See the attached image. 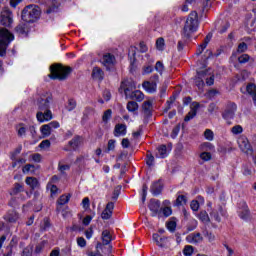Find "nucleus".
Segmentation results:
<instances>
[{"label":"nucleus","mask_w":256,"mask_h":256,"mask_svg":"<svg viewBox=\"0 0 256 256\" xmlns=\"http://www.w3.org/2000/svg\"><path fill=\"white\" fill-rule=\"evenodd\" d=\"M16 131H17L18 137H25L27 133V126H25V124L23 123H20L16 125Z\"/></svg>","instance_id":"30"},{"label":"nucleus","mask_w":256,"mask_h":256,"mask_svg":"<svg viewBox=\"0 0 256 256\" xmlns=\"http://www.w3.org/2000/svg\"><path fill=\"white\" fill-rule=\"evenodd\" d=\"M167 229L171 231V233H173V231H175V229H177V223L174 221H170L167 223Z\"/></svg>","instance_id":"54"},{"label":"nucleus","mask_w":256,"mask_h":256,"mask_svg":"<svg viewBox=\"0 0 256 256\" xmlns=\"http://www.w3.org/2000/svg\"><path fill=\"white\" fill-rule=\"evenodd\" d=\"M103 70L99 67H94L92 71L93 79H97L98 81H103Z\"/></svg>","instance_id":"26"},{"label":"nucleus","mask_w":256,"mask_h":256,"mask_svg":"<svg viewBox=\"0 0 256 256\" xmlns=\"http://www.w3.org/2000/svg\"><path fill=\"white\" fill-rule=\"evenodd\" d=\"M162 191H163V183L160 180L152 183L150 187V192L152 193V195H154V197H157V195H161Z\"/></svg>","instance_id":"19"},{"label":"nucleus","mask_w":256,"mask_h":256,"mask_svg":"<svg viewBox=\"0 0 256 256\" xmlns=\"http://www.w3.org/2000/svg\"><path fill=\"white\" fill-rule=\"evenodd\" d=\"M142 112L144 115L145 123H147V119L153 115V102L151 100L143 102Z\"/></svg>","instance_id":"12"},{"label":"nucleus","mask_w":256,"mask_h":256,"mask_svg":"<svg viewBox=\"0 0 256 256\" xmlns=\"http://www.w3.org/2000/svg\"><path fill=\"white\" fill-rule=\"evenodd\" d=\"M199 29V15L196 11H192L185 22L183 33L185 37H191V34L197 32Z\"/></svg>","instance_id":"3"},{"label":"nucleus","mask_w":256,"mask_h":256,"mask_svg":"<svg viewBox=\"0 0 256 256\" xmlns=\"http://www.w3.org/2000/svg\"><path fill=\"white\" fill-rule=\"evenodd\" d=\"M77 245L79 247H86L87 246V241L83 237H78L77 238Z\"/></svg>","instance_id":"58"},{"label":"nucleus","mask_w":256,"mask_h":256,"mask_svg":"<svg viewBox=\"0 0 256 256\" xmlns=\"http://www.w3.org/2000/svg\"><path fill=\"white\" fill-rule=\"evenodd\" d=\"M200 159H202V161H211V153H209V152H202L200 154Z\"/></svg>","instance_id":"53"},{"label":"nucleus","mask_w":256,"mask_h":256,"mask_svg":"<svg viewBox=\"0 0 256 256\" xmlns=\"http://www.w3.org/2000/svg\"><path fill=\"white\" fill-rule=\"evenodd\" d=\"M204 137L205 139H207V141H213L214 139V134L213 132L211 131V129H206L205 132H204Z\"/></svg>","instance_id":"46"},{"label":"nucleus","mask_w":256,"mask_h":256,"mask_svg":"<svg viewBox=\"0 0 256 256\" xmlns=\"http://www.w3.org/2000/svg\"><path fill=\"white\" fill-rule=\"evenodd\" d=\"M186 241L192 245H199L203 243V236L199 232H194L186 236Z\"/></svg>","instance_id":"15"},{"label":"nucleus","mask_w":256,"mask_h":256,"mask_svg":"<svg viewBox=\"0 0 256 256\" xmlns=\"http://www.w3.org/2000/svg\"><path fill=\"white\" fill-rule=\"evenodd\" d=\"M113 209H115V204L113 202H108L105 209L101 213V218L104 220L111 219L113 216Z\"/></svg>","instance_id":"18"},{"label":"nucleus","mask_w":256,"mask_h":256,"mask_svg":"<svg viewBox=\"0 0 256 256\" xmlns=\"http://www.w3.org/2000/svg\"><path fill=\"white\" fill-rule=\"evenodd\" d=\"M249 59H251V57L248 54H242L238 58V61H239V63H249Z\"/></svg>","instance_id":"51"},{"label":"nucleus","mask_w":256,"mask_h":256,"mask_svg":"<svg viewBox=\"0 0 256 256\" xmlns=\"http://www.w3.org/2000/svg\"><path fill=\"white\" fill-rule=\"evenodd\" d=\"M173 210H171V207H164L161 210V217L164 215V217H170L172 215Z\"/></svg>","instance_id":"44"},{"label":"nucleus","mask_w":256,"mask_h":256,"mask_svg":"<svg viewBox=\"0 0 256 256\" xmlns=\"http://www.w3.org/2000/svg\"><path fill=\"white\" fill-rule=\"evenodd\" d=\"M58 169L61 173H65V171H69L71 169V166L69 164H61L59 163Z\"/></svg>","instance_id":"50"},{"label":"nucleus","mask_w":256,"mask_h":256,"mask_svg":"<svg viewBox=\"0 0 256 256\" xmlns=\"http://www.w3.org/2000/svg\"><path fill=\"white\" fill-rule=\"evenodd\" d=\"M88 161H89V158H87V157H85V156H79V157L76 159L75 163H76V165H78V167H79L80 169H84V167H87Z\"/></svg>","instance_id":"29"},{"label":"nucleus","mask_w":256,"mask_h":256,"mask_svg":"<svg viewBox=\"0 0 256 256\" xmlns=\"http://www.w3.org/2000/svg\"><path fill=\"white\" fill-rule=\"evenodd\" d=\"M41 15V9L39 6L35 5H29L26 6L22 11V19L26 23H33L34 21H37Z\"/></svg>","instance_id":"5"},{"label":"nucleus","mask_w":256,"mask_h":256,"mask_svg":"<svg viewBox=\"0 0 256 256\" xmlns=\"http://www.w3.org/2000/svg\"><path fill=\"white\" fill-rule=\"evenodd\" d=\"M126 109L129 111V113H137V111H139V104L135 101H129Z\"/></svg>","instance_id":"28"},{"label":"nucleus","mask_w":256,"mask_h":256,"mask_svg":"<svg viewBox=\"0 0 256 256\" xmlns=\"http://www.w3.org/2000/svg\"><path fill=\"white\" fill-rule=\"evenodd\" d=\"M142 87L147 93H155V91H157V83L155 82L145 81L143 82Z\"/></svg>","instance_id":"25"},{"label":"nucleus","mask_w":256,"mask_h":256,"mask_svg":"<svg viewBox=\"0 0 256 256\" xmlns=\"http://www.w3.org/2000/svg\"><path fill=\"white\" fill-rule=\"evenodd\" d=\"M213 38V34L208 33L207 36L205 37L204 41L202 44H200L196 50V55H201L205 49H207V45L211 42V39Z\"/></svg>","instance_id":"20"},{"label":"nucleus","mask_w":256,"mask_h":256,"mask_svg":"<svg viewBox=\"0 0 256 256\" xmlns=\"http://www.w3.org/2000/svg\"><path fill=\"white\" fill-rule=\"evenodd\" d=\"M190 207H191L192 211H199V201L192 200L190 203Z\"/></svg>","instance_id":"55"},{"label":"nucleus","mask_w":256,"mask_h":256,"mask_svg":"<svg viewBox=\"0 0 256 256\" xmlns=\"http://www.w3.org/2000/svg\"><path fill=\"white\" fill-rule=\"evenodd\" d=\"M187 203V197L185 195H179L176 199L175 205L176 207H181V205H185Z\"/></svg>","instance_id":"35"},{"label":"nucleus","mask_w":256,"mask_h":256,"mask_svg":"<svg viewBox=\"0 0 256 256\" xmlns=\"http://www.w3.org/2000/svg\"><path fill=\"white\" fill-rule=\"evenodd\" d=\"M31 169H35V166L32 164H27L23 167L22 171L23 173H29Z\"/></svg>","instance_id":"61"},{"label":"nucleus","mask_w":256,"mask_h":256,"mask_svg":"<svg viewBox=\"0 0 256 256\" xmlns=\"http://www.w3.org/2000/svg\"><path fill=\"white\" fill-rule=\"evenodd\" d=\"M77 107V101L75 99L71 98L68 100V104L66 106L67 111H73Z\"/></svg>","instance_id":"37"},{"label":"nucleus","mask_w":256,"mask_h":256,"mask_svg":"<svg viewBox=\"0 0 256 256\" xmlns=\"http://www.w3.org/2000/svg\"><path fill=\"white\" fill-rule=\"evenodd\" d=\"M164 69H165V66L163 65V62L157 61V62H156V65H155V70H156L158 73H163Z\"/></svg>","instance_id":"49"},{"label":"nucleus","mask_w":256,"mask_h":256,"mask_svg":"<svg viewBox=\"0 0 256 256\" xmlns=\"http://www.w3.org/2000/svg\"><path fill=\"white\" fill-rule=\"evenodd\" d=\"M183 254L185 256H192L193 255V246L187 245L184 247Z\"/></svg>","instance_id":"47"},{"label":"nucleus","mask_w":256,"mask_h":256,"mask_svg":"<svg viewBox=\"0 0 256 256\" xmlns=\"http://www.w3.org/2000/svg\"><path fill=\"white\" fill-rule=\"evenodd\" d=\"M217 111V105L215 103H210L208 106V112L215 113Z\"/></svg>","instance_id":"63"},{"label":"nucleus","mask_w":256,"mask_h":256,"mask_svg":"<svg viewBox=\"0 0 256 256\" xmlns=\"http://www.w3.org/2000/svg\"><path fill=\"white\" fill-rule=\"evenodd\" d=\"M112 113L113 111H111V109L106 110L102 116V121H104V123H107V121L111 119Z\"/></svg>","instance_id":"43"},{"label":"nucleus","mask_w":256,"mask_h":256,"mask_svg":"<svg viewBox=\"0 0 256 256\" xmlns=\"http://www.w3.org/2000/svg\"><path fill=\"white\" fill-rule=\"evenodd\" d=\"M238 147L242 153H246V155H253V148L246 136L242 135L238 138Z\"/></svg>","instance_id":"7"},{"label":"nucleus","mask_w":256,"mask_h":256,"mask_svg":"<svg viewBox=\"0 0 256 256\" xmlns=\"http://www.w3.org/2000/svg\"><path fill=\"white\" fill-rule=\"evenodd\" d=\"M16 33H19V35H27L29 33V28L27 27V24H19L15 28Z\"/></svg>","instance_id":"32"},{"label":"nucleus","mask_w":256,"mask_h":256,"mask_svg":"<svg viewBox=\"0 0 256 256\" xmlns=\"http://www.w3.org/2000/svg\"><path fill=\"white\" fill-rule=\"evenodd\" d=\"M70 199H71V194H68V195L60 196L59 199L57 200L56 211L58 213H62L63 217H65V213H63V205H67Z\"/></svg>","instance_id":"14"},{"label":"nucleus","mask_w":256,"mask_h":256,"mask_svg":"<svg viewBox=\"0 0 256 256\" xmlns=\"http://www.w3.org/2000/svg\"><path fill=\"white\" fill-rule=\"evenodd\" d=\"M148 207L152 213V217H157V215L158 217H161V201L151 199Z\"/></svg>","instance_id":"9"},{"label":"nucleus","mask_w":256,"mask_h":256,"mask_svg":"<svg viewBox=\"0 0 256 256\" xmlns=\"http://www.w3.org/2000/svg\"><path fill=\"white\" fill-rule=\"evenodd\" d=\"M207 76L204 77L205 81H206V85H208L209 87H211V85H213L215 83V76L211 75V72H209V70H207Z\"/></svg>","instance_id":"34"},{"label":"nucleus","mask_w":256,"mask_h":256,"mask_svg":"<svg viewBox=\"0 0 256 256\" xmlns=\"http://www.w3.org/2000/svg\"><path fill=\"white\" fill-rule=\"evenodd\" d=\"M199 219L202 220L203 223H209V214H207V211H201L199 213Z\"/></svg>","instance_id":"41"},{"label":"nucleus","mask_w":256,"mask_h":256,"mask_svg":"<svg viewBox=\"0 0 256 256\" xmlns=\"http://www.w3.org/2000/svg\"><path fill=\"white\" fill-rule=\"evenodd\" d=\"M23 191V185L16 183L12 190L10 191V195H19V193H22Z\"/></svg>","instance_id":"33"},{"label":"nucleus","mask_w":256,"mask_h":256,"mask_svg":"<svg viewBox=\"0 0 256 256\" xmlns=\"http://www.w3.org/2000/svg\"><path fill=\"white\" fill-rule=\"evenodd\" d=\"M85 237L86 239H91V237H93V228H88L85 231Z\"/></svg>","instance_id":"64"},{"label":"nucleus","mask_w":256,"mask_h":256,"mask_svg":"<svg viewBox=\"0 0 256 256\" xmlns=\"http://www.w3.org/2000/svg\"><path fill=\"white\" fill-rule=\"evenodd\" d=\"M40 149H48V147H51V141L44 140L39 144Z\"/></svg>","instance_id":"57"},{"label":"nucleus","mask_w":256,"mask_h":256,"mask_svg":"<svg viewBox=\"0 0 256 256\" xmlns=\"http://www.w3.org/2000/svg\"><path fill=\"white\" fill-rule=\"evenodd\" d=\"M247 51V43L242 42L238 45V53H245Z\"/></svg>","instance_id":"59"},{"label":"nucleus","mask_w":256,"mask_h":256,"mask_svg":"<svg viewBox=\"0 0 256 256\" xmlns=\"http://www.w3.org/2000/svg\"><path fill=\"white\" fill-rule=\"evenodd\" d=\"M115 150V140L111 139L108 141L107 151H114Z\"/></svg>","instance_id":"60"},{"label":"nucleus","mask_w":256,"mask_h":256,"mask_svg":"<svg viewBox=\"0 0 256 256\" xmlns=\"http://www.w3.org/2000/svg\"><path fill=\"white\" fill-rule=\"evenodd\" d=\"M51 103H53V95L49 92H45L38 98L37 107L39 111L36 114V119L39 123H45V121L53 119V113L49 109Z\"/></svg>","instance_id":"1"},{"label":"nucleus","mask_w":256,"mask_h":256,"mask_svg":"<svg viewBox=\"0 0 256 256\" xmlns=\"http://www.w3.org/2000/svg\"><path fill=\"white\" fill-rule=\"evenodd\" d=\"M199 107H201V105L198 102H193L190 106V111L184 118V121L189 122L191 119L196 117L197 111H199Z\"/></svg>","instance_id":"16"},{"label":"nucleus","mask_w":256,"mask_h":256,"mask_svg":"<svg viewBox=\"0 0 256 256\" xmlns=\"http://www.w3.org/2000/svg\"><path fill=\"white\" fill-rule=\"evenodd\" d=\"M21 256H33V246L28 245L22 250Z\"/></svg>","instance_id":"36"},{"label":"nucleus","mask_w":256,"mask_h":256,"mask_svg":"<svg viewBox=\"0 0 256 256\" xmlns=\"http://www.w3.org/2000/svg\"><path fill=\"white\" fill-rule=\"evenodd\" d=\"M200 147L202 151H213V144L210 142H204Z\"/></svg>","instance_id":"42"},{"label":"nucleus","mask_w":256,"mask_h":256,"mask_svg":"<svg viewBox=\"0 0 256 256\" xmlns=\"http://www.w3.org/2000/svg\"><path fill=\"white\" fill-rule=\"evenodd\" d=\"M81 143H83V138H81V136H75L68 142V145L71 147V149H73V151H77V149L81 147Z\"/></svg>","instance_id":"22"},{"label":"nucleus","mask_w":256,"mask_h":256,"mask_svg":"<svg viewBox=\"0 0 256 256\" xmlns=\"http://www.w3.org/2000/svg\"><path fill=\"white\" fill-rule=\"evenodd\" d=\"M207 69L204 70H197V75L194 79L195 81V85L196 87H198V89H203V87H205V77H207Z\"/></svg>","instance_id":"11"},{"label":"nucleus","mask_w":256,"mask_h":256,"mask_svg":"<svg viewBox=\"0 0 256 256\" xmlns=\"http://www.w3.org/2000/svg\"><path fill=\"white\" fill-rule=\"evenodd\" d=\"M149 187H147V184H144L142 187V203H145L146 199H147V191H148Z\"/></svg>","instance_id":"52"},{"label":"nucleus","mask_w":256,"mask_h":256,"mask_svg":"<svg viewBox=\"0 0 256 256\" xmlns=\"http://www.w3.org/2000/svg\"><path fill=\"white\" fill-rule=\"evenodd\" d=\"M51 128L46 124L41 127V133L44 137H49L51 135Z\"/></svg>","instance_id":"40"},{"label":"nucleus","mask_w":256,"mask_h":256,"mask_svg":"<svg viewBox=\"0 0 256 256\" xmlns=\"http://www.w3.org/2000/svg\"><path fill=\"white\" fill-rule=\"evenodd\" d=\"M167 155H169V150H167L166 145L162 144V145L157 147L156 157H158V159H165V157H167Z\"/></svg>","instance_id":"23"},{"label":"nucleus","mask_w":256,"mask_h":256,"mask_svg":"<svg viewBox=\"0 0 256 256\" xmlns=\"http://www.w3.org/2000/svg\"><path fill=\"white\" fill-rule=\"evenodd\" d=\"M71 67H65L63 65L54 64L50 67V79H58V81H65L71 73Z\"/></svg>","instance_id":"4"},{"label":"nucleus","mask_w":256,"mask_h":256,"mask_svg":"<svg viewBox=\"0 0 256 256\" xmlns=\"http://www.w3.org/2000/svg\"><path fill=\"white\" fill-rule=\"evenodd\" d=\"M25 183L32 189H37L39 187V180H37L35 177H27Z\"/></svg>","instance_id":"27"},{"label":"nucleus","mask_w":256,"mask_h":256,"mask_svg":"<svg viewBox=\"0 0 256 256\" xmlns=\"http://www.w3.org/2000/svg\"><path fill=\"white\" fill-rule=\"evenodd\" d=\"M149 73H153V66H145L143 68V75H149Z\"/></svg>","instance_id":"62"},{"label":"nucleus","mask_w":256,"mask_h":256,"mask_svg":"<svg viewBox=\"0 0 256 256\" xmlns=\"http://www.w3.org/2000/svg\"><path fill=\"white\" fill-rule=\"evenodd\" d=\"M112 237H111V232H109V230H104L102 232V241L104 243V245H109L112 241Z\"/></svg>","instance_id":"31"},{"label":"nucleus","mask_w":256,"mask_h":256,"mask_svg":"<svg viewBox=\"0 0 256 256\" xmlns=\"http://www.w3.org/2000/svg\"><path fill=\"white\" fill-rule=\"evenodd\" d=\"M238 215L240 219L247 221L251 217V212L249 211V206H247V202H241L240 208L238 211Z\"/></svg>","instance_id":"13"},{"label":"nucleus","mask_w":256,"mask_h":256,"mask_svg":"<svg viewBox=\"0 0 256 256\" xmlns=\"http://www.w3.org/2000/svg\"><path fill=\"white\" fill-rule=\"evenodd\" d=\"M102 65L109 69V67H113L115 65V56L111 53H105L101 60Z\"/></svg>","instance_id":"17"},{"label":"nucleus","mask_w":256,"mask_h":256,"mask_svg":"<svg viewBox=\"0 0 256 256\" xmlns=\"http://www.w3.org/2000/svg\"><path fill=\"white\" fill-rule=\"evenodd\" d=\"M14 39L15 36L9 30L5 28L0 30V57L7 55V47Z\"/></svg>","instance_id":"6"},{"label":"nucleus","mask_w":256,"mask_h":256,"mask_svg":"<svg viewBox=\"0 0 256 256\" xmlns=\"http://www.w3.org/2000/svg\"><path fill=\"white\" fill-rule=\"evenodd\" d=\"M154 162H155V157L153 156V154H151V152H147L146 165L151 167V166H153Z\"/></svg>","instance_id":"39"},{"label":"nucleus","mask_w":256,"mask_h":256,"mask_svg":"<svg viewBox=\"0 0 256 256\" xmlns=\"http://www.w3.org/2000/svg\"><path fill=\"white\" fill-rule=\"evenodd\" d=\"M237 111V104L229 103L222 114L223 119L229 121L235 117V113Z\"/></svg>","instance_id":"10"},{"label":"nucleus","mask_w":256,"mask_h":256,"mask_svg":"<svg viewBox=\"0 0 256 256\" xmlns=\"http://www.w3.org/2000/svg\"><path fill=\"white\" fill-rule=\"evenodd\" d=\"M231 133L233 135H240V133H243V126L241 125H235L231 128Z\"/></svg>","instance_id":"38"},{"label":"nucleus","mask_w":256,"mask_h":256,"mask_svg":"<svg viewBox=\"0 0 256 256\" xmlns=\"http://www.w3.org/2000/svg\"><path fill=\"white\" fill-rule=\"evenodd\" d=\"M47 126L50 128V131H53V129H59L60 125L57 121H52L47 124Z\"/></svg>","instance_id":"56"},{"label":"nucleus","mask_w":256,"mask_h":256,"mask_svg":"<svg viewBox=\"0 0 256 256\" xmlns=\"http://www.w3.org/2000/svg\"><path fill=\"white\" fill-rule=\"evenodd\" d=\"M5 221H8V223H17L19 220V213L16 211H9L5 216H4Z\"/></svg>","instance_id":"24"},{"label":"nucleus","mask_w":256,"mask_h":256,"mask_svg":"<svg viewBox=\"0 0 256 256\" xmlns=\"http://www.w3.org/2000/svg\"><path fill=\"white\" fill-rule=\"evenodd\" d=\"M0 23L4 27H11L13 24V13L9 9H4L1 12Z\"/></svg>","instance_id":"8"},{"label":"nucleus","mask_w":256,"mask_h":256,"mask_svg":"<svg viewBox=\"0 0 256 256\" xmlns=\"http://www.w3.org/2000/svg\"><path fill=\"white\" fill-rule=\"evenodd\" d=\"M135 82L132 80H124L121 82L119 93H124L126 99H132L135 101H143L145 99V95L140 90H135Z\"/></svg>","instance_id":"2"},{"label":"nucleus","mask_w":256,"mask_h":256,"mask_svg":"<svg viewBox=\"0 0 256 256\" xmlns=\"http://www.w3.org/2000/svg\"><path fill=\"white\" fill-rule=\"evenodd\" d=\"M246 91L249 95H254L256 93L255 84H248L247 87H246Z\"/></svg>","instance_id":"48"},{"label":"nucleus","mask_w":256,"mask_h":256,"mask_svg":"<svg viewBox=\"0 0 256 256\" xmlns=\"http://www.w3.org/2000/svg\"><path fill=\"white\" fill-rule=\"evenodd\" d=\"M156 47L159 51H163V47H165V39L158 38L156 40Z\"/></svg>","instance_id":"45"},{"label":"nucleus","mask_w":256,"mask_h":256,"mask_svg":"<svg viewBox=\"0 0 256 256\" xmlns=\"http://www.w3.org/2000/svg\"><path fill=\"white\" fill-rule=\"evenodd\" d=\"M127 135V125L117 124L114 128V137H125Z\"/></svg>","instance_id":"21"}]
</instances>
